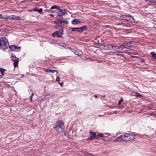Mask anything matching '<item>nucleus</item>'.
Wrapping results in <instances>:
<instances>
[{"instance_id": "obj_1", "label": "nucleus", "mask_w": 156, "mask_h": 156, "mask_svg": "<svg viewBox=\"0 0 156 156\" xmlns=\"http://www.w3.org/2000/svg\"><path fill=\"white\" fill-rule=\"evenodd\" d=\"M55 129L58 133L61 135H66L64 125L62 121H59L56 123L55 125Z\"/></svg>"}, {"instance_id": "obj_2", "label": "nucleus", "mask_w": 156, "mask_h": 156, "mask_svg": "<svg viewBox=\"0 0 156 156\" xmlns=\"http://www.w3.org/2000/svg\"><path fill=\"white\" fill-rule=\"evenodd\" d=\"M134 139V137L132 135L126 133L120 136L117 138L115 139V141H118L119 140H122L127 141Z\"/></svg>"}, {"instance_id": "obj_3", "label": "nucleus", "mask_w": 156, "mask_h": 156, "mask_svg": "<svg viewBox=\"0 0 156 156\" xmlns=\"http://www.w3.org/2000/svg\"><path fill=\"white\" fill-rule=\"evenodd\" d=\"M0 41H1V47L2 49H6L9 46V43L7 39L5 37H2Z\"/></svg>"}, {"instance_id": "obj_4", "label": "nucleus", "mask_w": 156, "mask_h": 156, "mask_svg": "<svg viewBox=\"0 0 156 156\" xmlns=\"http://www.w3.org/2000/svg\"><path fill=\"white\" fill-rule=\"evenodd\" d=\"M58 12L57 13V16H63L67 14V11L64 9H61L58 7Z\"/></svg>"}, {"instance_id": "obj_5", "label": "nucleus", "mask_w": 156, "mask_h": 156, "mask_svg": "<svg viewBox=\"0 0 156 156\" xmlns=\"http://www.w3.org/2000/svg\"><path fill=\"white\" fill-rule=\"evenodd\" d=\"M63 30L62 29L60 30L55 32L51 34L52 36L53 37H60L62 34Z\"/></svg>"}, {"instance_id": "obj_6", "label": "nucleus", "mask_w": 156, "mask_h": 156, "mask_svg": "<svg viewBox=\"0 0 156 156\" xmlns=\"http://www.w3.org/2000/svg\"><path fill=\"white\" fill-rule=\"evenodd\" d=\"M90 136L87 139V141L92 140L94 139H98L96 134L95 132H92V131L90 130Z\"/></svg>"}, {"instance_id": "obj_7", "label": "nucleus", "mask_w": 156, "mask_h": 156, "mask_svg": "<svg viewBox=\"0 0 156 156\" xmlns=\"http://www.w3.org/2000/svg\"><path fill=\"white\" fill-rule=\"evenodd\" d=\"M21 18L20 16H17L14 15H11L8 16V20L12 21L14 20H20Z\"/></svg>"}, {"instance_id": "obj_8", "label": "nucleus", "mask_w": 156, "mask_h": 156, "mask_svg": "<svg viewBox=\"0 0 156 156\" xmlns=\"http://www.w3.org/2000/svg\"><path fill=\"white\" fill-rule=\"evenodd\" d=\"M104 49L105 50H114L115 49L113 45L110 44H106L104 46Z\"/></svg>"}, {"instance_id": "obj_9", "label": "nucleus", "mask_w": 156, "mask_h": 156, "mask_svg": "<svg viewBox=\"0 0 156 156\" xmlns=\"http://www.w3.org/2000/svg\"><path fill=\"white\" fill-rule=\"evenodd\" d=\"M9 48H11L12 50L15 51H19L20 49V47H17L15 45L10 46Z\"/></svg>"}, {"instance_id": "obj_10", "label": "nucleus", "mask_w": 156, "mask_h": 156, "mask_svg": "<svg viewBox=\"0 0 156 156\" xmlns=\"http://www.w3.org/2000/svg\"><path fill=\"white\" fill-rule=\"evenodd\" d=\"M124 18L127 21L132 22L133 20V19L132 17L130 15H126L123 16Z\"/></svg>"}, {"instance_id": "obj_11", "label": "nucleus", "mask_w": 156, "mask_h": 156, "mask_svg": "<svg viewBox=\"0 0 156 156\" xmlns=\"http://www.w3.org/2000/svg\"><path fill=\"white\" fill-rule=\"evenodd\" d=\"M81 23V22L78 19H75L73 20L71 22L72 24L73 25H76V24H80Z\"/></svg>"}, {"instance_id": "obj_12", "label": "nucleus", "mask_w": 156, "mask_h": 156, "mask_svg": "<svg viewBox=\"0 0 156 156\" xmlns=\"http://www.w3.org/2000/svg\"><path fill=\"white\" fill-rule=\"evenodd\" d=\"M154 4H156V2H154L152 0H147V5H153Z\"/></svg>"}, {"instance_id": "obj_13", "label": "nucleus", "mask_w": 156, "mask_h": 156, "mask_svg": "<svg viewBox=\"0 0 156 156\" xmlns=\"http://www.w3.org/2000/svg\"><path fill=\"white\" fill-rule=\"evenodd\" d=\"M125 45L124 44H123V45H121L118 48V49L119 50L118 51L119 52H122V50L125 48Z\"/></svg>"}, {"instance_id": "obj_14", "label": "nucleus", "mask_w": 156, "mask_h": 156, "mask_svg": "<svg viewBox=\"0 0 156 156\" xmlns=\"http://www.w3.org/2000/svg\"><path fill=\"white\" fill-rule=\"evenodd\" d=\"M33 11L35 12H38L40 13L42 11L43 9L42 8L38 9L36 7L33 9Z\"/></svg>"}, {"instance_id": "obj_15", "label": "nucleus", "mask_w": 156, "mask_h": 156, "mask_svg": "<svg viewBox=\"0 0 156 156\" xmlns=\"http://www.w3.org/2000/svg\"><path fill=\"white\" fill-rule=\"evenodd\" d=\"M79 28L80 32H82L87 30V27L85 26H83L81 27H79Z\"/></svg>"}, {"instance_id": "obj_16", "label": "nucleus", "mask_w": 156, "mask_h": 156, "mask_svg": "<svg viewBox=\"0 0 156 156\" xmlns=\"http://www.w3.org/2000/svg\"><path fill=\"white\" fill-rule=\"evenodd\" d=\"M59 20L60 24H62L63 23L66 24H68V22L67 20H64L62 19H60Z\"/></svg>"}, {"instance_id": "obj_17", "label": "nucleus", "mask_w": 156, "mask_h": 156, "mask_svg": "<svg viewBox=\"0 0 156 156\" xmlns=\"http://www.w3.org/2000/svg\"><path fill=\"white\" fill-rule=\"evenodd\" d=\"M45 71L46 72H49L50 73H53L55 72H56V71L55 70L50 69H45Z\"/></svg>"}, {"instance_id": "obj_18", "label": "nucleus", "mask_w": 156, "mask_h": 156, "mask_svg": "<svg viewBox=\"0 0 156 156\" xmlns=\"http://www.w3.org/2000/svg\"><path fill=\"white\" fill-rule=\"evenodd\" d=\"M19 59L17 58V59H16L14 60V67H16L18 65V62H19Z\"/></svg>"}, {"instance_id": "obj_19", "label": "nucleus", "mask_w": 156, "mask_h": 156, "mask_svg": "<svg viewBox=\"0 0 156 156\" xmlns=\"http://www.w3.org/2000/svg\"><path fill=\"white\" fill-rule=\"evenodd\" d=\"M71 30L73 31L80 32L79 27L73 28L71 29Z\"/></svg>"}, {"instance_id": "obj_20", "label": "nucleus", "mask_w": 156, "mask_h": 156, "mask_svg": "<svg viewBox=\"0 0 156 156\" xmlns=\"http://www.w3.org/2000/svg\"><path fill=\"white\" fill-rule=\"evenodd\" d=\"M151 55L152 58L154 59H156V53H154L152 52H151Z\"/></svg>"}, {"instance_id": "obj_21", "label": "nucleus", "mask_w": 156, "mask_h": 156, "mask_svg": "<svg viewBox=\"0 0 156 156\" xmlns=\"http://www.w3.org/2000/svg\"><path fill=\"white\" fill-rule=\"evenodd\" d=\"M0 19H5L6 20H8V16H2V14H0Z\"/></svg>"}, {"instance_id": "obj_22", "label": "nucleus", "mask_w": 156, "mask_h": 156, "mask_svg": "<svg viewBox=\"0 0 156 156\" xmlns=\"http://www.w3.org/2000/svg\"><path fill=\"white\" fill-rule=\"evenodd\" d=\"M131 41H128L125 44H124L125 46H127L129 47H131L132 46V45L131 44Z\"/></svg>"}, {"instance_id": "obj_23", "label": "nucleus", "mask_w": 156, "mask_h": 156, "mask_svg": "<svg viewBox=\"0 0 156 156\" xmlns=\"http://www.w3.org/2000/svg\"><path fill=\"white\" fill-rule=\"evenodd\" d=\"M6 70L3 69H2L1 68H0V72H1L2 75V76L4 75V72Z\"/></svg>"}, {"instance_id": "obj_24", "label": "nucleus", "mask_w": 156, "mask_h": 156, "mask_svg": "<svg viewBox=\"0 0 156 156\" xmlns=\"http://www.w3.org/2000/svg\"><path fill=\"white\" fill-rule=\"evenodd\" d=\"M58 7L55 5H53L52 6H51V9H56L58 10Z\"/></svg>"}, {"instance_id": "obj_25", "label": "nucleus", "mask_w": 156, "mask_h": 156, "mask_svg": "<svg viewBox=\"0 0 156 156\" xmlns=\"http://www.w3.org/2000/svg\"><path fill=\"white\" fill-rule=\"evenodd\" d=\"M134 96H136V97H141V95L139 93L136 92Z\"/></svg>"}, {"instance_id": "obj_26", "label": "nucleus", "mask_w": 156, "mask_h": 156, "mask_svg": "<svg viewBox=\"0 0 156 156\" xmlns=\"http://www.w3.org/2000/svg\"><path fill=\"white\" fill-rule=\"evenodd\" d=\"M97 136L99 137H102L104 136V135L103 133H100L97 135Z\"/></svg>"}, {"instance_id": "obj_27", "label": "nucleus", "mask_w": 156, "mask_h": 156, "mask_svg": "<svg viewBox=\"0 0 156 156\" xmlns=\"http://www.w3.org/2000/svg\"><path fill=\"white\" fill-rule=\"evenodd\" d=\"M54 23L55 24H60L59 20H57L54 21Z\"/></svg>"}, {"instance_id": "obj_28", "label": "nucleus", "mask_w": 156, "mask_h": 156, "mask_svg": "<svg viewBox=\"0 0 156 156\" xmlns=\"http://www.w3.org/2000/svg\"><path fill=\"white\" fill-rule=\"evenodd\" d=\"M59 45L61 46V47H63L64 48H65V47L66 46V45H65L64 44H61V43H60L59 44Z\"/></svg>"}, {"instance_id": "obj_29", "label": "nucleus", "mask_w": 156, "mask_h": 156, "mask_svg": "<svg viewBox=\"0 0 156 156\" xmlns=\"http://www.w3.org/2000/svg\"><path fill=\"white\" fill-rule=\"evenodd\" d=\"M34 95V94L33 93L30 96V101L31 102L32 101V97Z\"/></svg>"}, {"instance_id": "obj_30", "label": "nucleus", "mask_w": 156, "mask_h": 156, "mask_svg": "<svg viewBox=\"0 0 156 156\" xmlns=\"http://www.w3.org/2000/svg\"><path fill=\"white\" fill-rule=\"evenodd\" d=\"M60 80V78L59 77V76H57L56 81H58V82H59Z\"/></svg>"}, {"instance_id": "obj_31", "label": "nucleus", "mask_w": 156, "mask_h": 156, "mask_svg": "<svg viewBox=\"0 0 156 156\" xmlns=\"http://www.w3.org/2000/svg\"><path fill=\"white\" fill-rule=\"evenodd\" d=\"M135 93V92L132 91L131 92L130 94L132 96H134Z\"/></svg>"}, {"instance_id": "obj_32", "label": "nucleus", "mask_w": 156, "mask_h": 156, "mask_svg": "<svg viewBox=\"0 0 156 156\" xmlns=\"http://www.w3.org/2000/svg\"><path fill=\"white\" fill-rule=\"evenodd\" d=\"M86 156H92L93 155L91 154L87 153L86 154Z\"/></svg>"}, {"instance_id": "obj_33", "label": "nucleus", "mask_w": 156, "mask_h": 156, "mask_svg": "<svg viewBox=\"0 0 156 156\" xmlns=\"http://www.w3.org/2000/svg\"><path fill=\"white\" fill-rule=\"evenodd\" d=\"M65 48L66 49H70V50H72L71 48L70 47H66H66H65Z\"/></svg>"}, {"instance_id": "obj_34", "label": "nucleus", "mask_w": 156, "mask_h": 156, "mask_svg": "<svg viewBox=\"0 0 156 156\" xmlns=\"http://www.w3.org/2000/svg\"><path fill=\"white\" fill-rule=\"evenodd\" d=\"M59 84L61 86H63V83L62 82L61 83H59Z\"/></svg>"}, {"instance_id": "obj_35", "label": "nucleus", "mask_w": 156, "mask_h": 156, "mask_svg": "<svg viewBox=\"0 0 156 156\" xmlns=\"http://www.w3.org/2000/svg\"><path fill=\"white\" fill-rule=\"evenodd\" d=\"M122 102V101L121 100H119V102H118V104L119 105Z\"/></svg>"}, {"instance_id": "obj_36", "label": "nucleus", "mask_w": 156, "mask_h": 156, "mask_svg": "<svg viewBox=\"0 0 156 156\" xmlns=\"http://www.w3.org/2000/svg\"><path fill=\"white\" fill-rule=\"evenodd\" d=\"M12 56L13 57H14V58H16L15 55H14L13 54H12Z\"/></svg>"}, {"instance_id": "obj_37", "label": "nucleus", "mask_w": 156, "mask_h": 156, "mask_svg": "<svg viewBox=\"0 0 156 156\" xmlns=\"http://www.w3.org/2000/svg\"><path fill=\"white\" fill-rule=\"evenodd\" d=\"M49 15H50V16H51V17H54V15L53 14H49Z\"/></svg>"}, {"instance_id": "obj_38", "label": "nucleus", "mask_w": 156, "mask_h": 156, "mask_svg": "<svg viewBox=\"0 0 156 156\" xmlns=\"http://www.w3.org/2000/svg\"><path fill=\"white\" fill-rule=\"evenodd\" d=\"M94 98H97V95H94Z\"/></svg>"}, {"instance_id": "obj_39", "label": "nucleus", "mask_w": 156, "mask_h": 156, "mask_svg": "<svg viewBox=\"0 0 156 156\" xmlns=\"http://www.w3.org/2000/svg\"><path fill=\"white\" fill-rule=\"evenodd\" d=\"M1 41H0V47L1 46Z\"/></svg>"}, {"instance_id": "obj_40", "label": "nucleus", "mask_w": 156, "mask_h": 156, "mask_svg": "<svg viewBox=\"0 0 156 156\" xmlns=\"http://www.w3.org/2000/svg\"><path fill=\"white\" fill-rule=\"evenodd\" d=\"M130 53H132V51H130Z\"/></svg>"}, {"instance_id": "obj_41", "label": "nucleus", "mask_w": 156, "mask_h": 156, "mask_svg": "<svg viewBox=\"0 0 156 156\" xmlns=\"http://www.w3.org/2000/svg\"><path fill=\"white\" fill-rule=\"evenodd\" d=\"M24 2V1H22L21 2Z\"/></svg>"}, {"instance_id": "obj_42", "label": "nucleus", "mask_w": 156, "mask_h": 156, "mask_svg": "<svg viewBox=\"0 0 156 156\" xmlns=\"http://www.w3.org/2000/svg\"><path fill=\"white\" fill-rule=\"evenodd\" d=\"M130 51H132V50H130Z\"/></svg>"}, {"instance_id": "obj_43", "label": "nucleus", "mask_w": 156, "mask_h": 156, "mask_svg": "<svg viewBox=\"0 0 156 156\" xmlns=\"http://www.w3.org/2000/svg\"><path fill=\"white\" fill-rule=\"evenodd\" d=\"M97 45L96 44H95V45ZM95 46V47H96V46Z\"/></svg>"}]
</instances>
